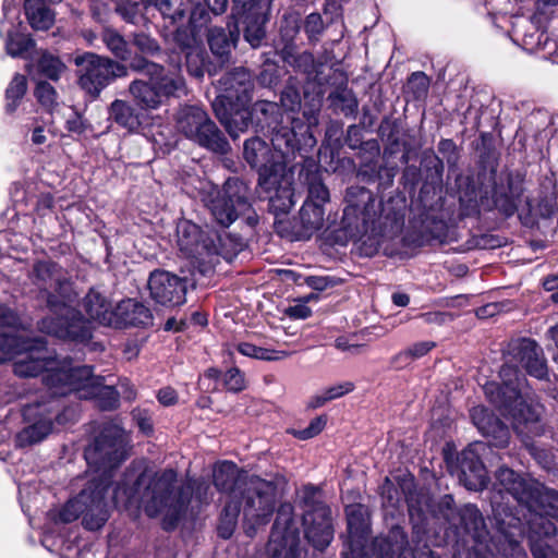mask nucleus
Here are the masks:
<instances>
[{
	"mask_svg": "<svg viewBox=\"0 0 558 558\" xmlns=\"http://www.w3.org/2000/svg\"><path fill=\"white\" fill-rule=\"evenodd\" d=\"M50 367L54 369L53 378L58 381L57 384H83L88 380H90L89 384H101L104 380L94 375L92 366L75 364L70 357L57 359Z\"/></svg>",
	"mask_w": 558,
	"mask_h": 558,
	"instance_id": "obj_25",
	"label": "nucleus"
},
{
	"mask_svg": "<svg viewBox=\"0 0 558 558\" xmlns=\"http://www.w3.org/2000/svg\"><path fill=\"white\" fill-rule=\"evenodd\" d=\"M28 341L34 348L15 354L17 359L13 364V373L20 378H33L46 371L53 377L54 369L50 366L57 362V357L50 353L46 341L43 338H29Z\"/></svg>",
	"mask_w": 558,
	"mask_h": 558,
	"instance_id": "obj_17",
	"label": "nucleus"
},
{
	"mask_svg": "<svg viewBox=\"0 0 558 558\" xmlns=\"http://www.w3.org/2000/svg\"><path fill=\"white\" fill-rule=\"evenodd\" d=\"M484 391L501 414L511 418L514 432L522 437V441L535 460L544 469H550L554 464L551 453L530 441L532 437L544 433L541 422L543 407L524 398L517 386H484Z\"/></svg>",
	"mask_w": 558,
	"mask_h": 558,
	"instance_id": "obj_2",
	"label": "nucleus"
},
{
	"mask_svg": "<svg viewBox=\"0 0 558 558\" xmlns=\"http://www.w3.org/2000/svg\"><path fill=\"white\" fill-rule=\"evenodd\" d=\"M36 72L49 80L58 81L65 71V64L56 56L43 52L35 63Z\"/></svg>",
	"mask_w": 558,
	"mask_h": 558,
	"instance_id": "obj_44",
	"label": "nucleus"
},
{
	"mask_svg": "<svg viewBox=\"0 0 558 558\" xmlns=\"http://www.w3.org/2000/svg\"><path fill=\"white\" fill-rule=\"evenodd\" d=\"M24 10L29 25L35 31H47L54 22V13L45 1L25 0Z\"/></svg>",
	"mask_w": 558,
	"mask_h": 558,
	"instance_id": "obj_36",
	"label": "nucleus"
},
{
	"mask_svg": "<svg viewBox=\"0 0 558 558\" xmlns=\"http://www.w3.org/2000/svg\"><path fill=\"white\" fill-rule=\"evenodd\" d=\"M175 128L187 140L214 153L227 154L230 145L203 107L183 105L175 113Z\"/></svg>",
	"mask_w": 558,
	"mask_h": 558,
	"instance_id": "obj_7",
	"label": "nucleus"
},
{
	"mask_svg": "<svg viewBox=\"0 0 558 558\" xmlns=\"http://www.w3.org/2000/svg\"><path fill=\"white\" fill-rule=\"evenodd\" d=\"M271 144L279 156H283L294 150L296 147V135L293 129L279 123L277 128H268Z\"/></svg>",
	"mask_w": 558,
	"mask_h": 558,
	"instance_id": "obj_41",
	"label": "nucleus"
},
{
	"mask_svg": "<svg viewBox=\"0 0 558 558\" xmlns=\"http://www.w3.org/2000/svg\"><path fill=\"white\" fill-rule=\"evenodd\" d=\"M328 101L335 112L345 117H354L357 112L359 101L354 93L347 86H339L328 95Z\"/></svg>",
	"mask_w": 558,
	"mask_h": 558,
	"instance_id": "obj_40",
	"label": "nucleus"
},
{
	"mask_svg": "<svg viewBox=\"0 0 558 558\" xmlns=\"http://www.w3.org/2000/svg\"><path fill=\"white\" fill-rule=\"evenodd\" d=\"M460 529L474 542H483L486 534L484 518L474 505H465L459 510Z\"/></svg>",
	"mask_w": 558,
	"mask_h": 558,
	"instance_id": "obj_31",
	"label": "nucleus"
},
{
	"mask_svg": "<svg viewBox=\"0 0 558 558\" xmlns=\"http://www.w3.org/2000/svg\"><path fill=\"white\" fill-rule=\"evenodd\" d=\"M27 90V80L16 73L5 90V111L13 113Z\"/></svg>",
	"mask_w": 558,
	"mask_h": 558,
	"instance_id": "obj_46",
	"label": "nucleus"
},
{
	"mask_svg": "<svg viewBox=\"0 0 558 558\" xmlns=\"http://www.w3.org/2000/svg\"><path fill=\"white\" fill-rule=\"evenodd\" d=\"M69 302L60 301L54 307H50L60 315L47 317L41 320L40 329L60 339L76 342H86L92 338L89 324L71 306Z\"/></svg>",
	"mask_w": 558,
	"mask_h": 558,
	"instance_id": "obj_13",
	"label": "nucleus"
},
{
	"mask_svg": "<svg viewBox=\"0 0 558 558\" xmlns=\"http://www.w3.org/2000/svg\"><path fill=\"white\" fill-rule=\"evenodd\" d=\"M109 119L130 132L136 131L141 125L140 114L129 102L116 99L109 107Z\"/></svg>",
	"mask_w": 558,
	"mask_h": 558,
	"instance_id": "obj_35",
	"label": "nucleus"
},
{
	"mask_svg": "<svg viewBox=\"0 0 558 558\" xmlns=\"http://www.w3.org/2000/svg\"><path fill=\"white\" fill-rule=\"evenodd\" d=\"M351 391L350 388L345 386H332L327 389L323 395H317L311 399L308 402V407L312 409H316L323 407L326 402L331 401L333 399L340 398Z\"/></svg>",
	"mask_w": 558,
	"mask_h": 558,
	"instance_id": "obj_59",
	"label": "nucleus"
},
{
	"mask_svg": "<svg viewBox=\"0 0 558 558\" xmlns=\"http://www.w3.org/2000/svg\"><path fill=\"white\" fill-rule=\"evenodd\" d=\"M484 450V444L475 442L460 453L458 477L470 490H482L488 484L487 471L481 460V452Z\"/></svg>",
	"mask_w": 558,
	"mask_h": 558,
	"instance_id": "obj_18",
	"label": "nucleus"
},
{
	"mask_svg": "<svg viewBox=\"0 0 558 558\" xmlns=\"http://www.w3.org/2000/svg\"><path fill=\"white\" fill-rule=\"evenodd\" d=\"M268 20L269 17L239 21L243 25L244 39L252 48H258L262 46V43L266 37V24Z\"/></svg>",
	"mask_w": 558,
	"mask_h": 558,
	"instance_id": "obj_45",
	"label": "nucleus"
},
{
	"mask_svg": "<svg viewBox=\"0 0 558 558\" xmlns=\"http://www.w3.org/2000/svg\"><path fill=\"white\" fill-rule=\"evenodd\" d=\"M132 68L153 81L163 99L178 98L187 94L186 82L181 73L180 65L165 68L158 63L142 59L135 60L132 63Z\"/></svg>",
	"mask_w": 558,
	"mask_h": 558,
	"instance_id": "obj_15",
	"label": "nucleus"
},
{
	"mask_svg": "<svg viewBox=\"0 0 558 558\" xmlns=\"http://www.w3.org/2000/svg\"><path fill=\"white\" fill-rule=\"evenodd\" d=\"M281 106L288 111H294L301 105V95L299 88L293 82L290 80L284 86L281 97H280Z\"/></svg>",
	"mask_w": 558,
	"mask_h": 558,
	"instance_id": "obj_58",
	"label": "nucleus"
},
{
	"mask_svg": "<svg viewBox=\"0 0 558 558\" xmlns=\"http://www.w3.org/2000/svg\"><path fill=\"white\" fill-rule=\"evenodd\" d=\"M51 410L46 408V400L37 399L23 408L25 425L15 436V445L20 448L31 447L52 433Z\"/></svg>",
	"mask_w": 558,
	"mask_h": 558,
	"instance_id": "obj_14",
	"label": "nucleus"
},
{
	"mask_svg": "<svg viewBox=\"0 0 558 558\" xmlns=\"http://www.w3.org/2000/svg\"><path fill=\"white\" fill-rule=\"evenodd\" d=\"M243 156L252 168L258 170V185L268 194L275 193L269 196L272 207L289 211L294 205L291 175L281 156L271 153L267 143L258 137L245 141Z\"/></svg>",
	"mask_w": 558,
	"mask_h": 558,
	"instance_id": "obj_5",
	"label": "nucleus"
},
{
	"mask_svg": "<svg viewBox=\"0 0 558 558\" xmlns=\"http://www.w3.org/2000/svg\"><path fill=\"white\" fill-rule=\"evenodd\" d=\"M300 31V20L296 15H284L280 26V34L286 45H292V40Z\"/></svg>",
	"mask_w": 558,
	"mask_h": 558,
	"instance_id": "obj_60",
	"label": "nucleus"
},
{
	"mask_svg": "<svg viewBox=\"0 0 558 558\" xmlns=\"http://www.w3.org/2000/svg\"><path fill=\"white\" fill-rule=\"evenodd\" d=\"M218 96L213 102L216 117L233 138L248 126L245 107L253 98L254 82L250 72L240 66L226 72L217 82Z\"/></svg>",
	"mask_w": 558,
	"mask_h": 558,
	"instance_id": "obj_4",
	"label": "nucleus"
},
{
	"mask_svg": "<svg viewBox=\"0 0 558 558\" xmlns=\"http://www.w3.org/2000/svg\"><path fill=\"white\" fill-rule=\"evenodd\" d=\"M29 338L21 336H13L8 333H0V352L4 361L9 357L15 356L21 350H31L33 347Z\"/></svg>",
	"mask_w": 558,
	"mask_h": 558,
	"instance_id": "obj_48",
	"label": "nucleus"
},
{
	"mask_svg": "<svg viewBox=\"0 0 558 558\" xmlns=\"http://www.w3.org/2000/svg\"><path fill=\"white\" fill-rule=\"evenodd\" d=\"M301 501L304 507V513L317 514L319 507H327L320 500L319 489L313 485L303 487Z\"/></svg>",
	"mask_w": 558,
	"mask_h": 558,
	"instance_id": "obj_55",
	"label": "nucleus"
},
{
	"mask_svg": "<svg viewBox=\"0 0 558 558\" xmlns=\"http://www.w3.org/2000/svg\"><path fill=\"white\" fill-rule=\"evenodd\" d=\"M509 359L500 369L501 384L520 381V371L511 365L512 361L520 362L522 367L537 380H549L548 369L543 356V350L536 341L527 338L513 340L509 344Z\"/></svg>",
	"mask_w": 558,
	"mask_h": 558,
	"instance_id": "obj_10",
	"label": "nucleus"
},
{
	"mask_svg": "<svg viewBox=\"0 0 558 558\" xmlns=\"http://www.w3.org/2000/svg\"><path fill=\"white\" fill-rule=\"evenodd\" d=\"M496 480L518 502L526 507L533 506V500L537 496L536 483L506 466L497 470Z\"/></svg>",
	"mask_w": 558,
	"mask_h": 558,
	"instance_id": "obj_22",
	"label": "nucleus"
},
{
	"mask_svg": "<svg viewBox=\"0 0 558 558\" xmlns=\"http://www.w3.org/2000/svg\"><path fill=\"white\" fill-rule=\"evenodd\" d=\"M114 326L146 327L153 324V315L144 304L132 300H123L116 306Z\"/></svg>",
	"mask_w": 558,
	"mask_h": 558,
	"instance_id": "obj_27",
	"label": "nucleus"
},
{
	"mask_svg": "<svg viewBox=\"0 0 558 558\" xmlns=\"http://www.w3.org/2000/svg\"><path fill=\"white\" fill-rule=\"evenodd\" d=\"M34 45L33 39L21 35H13L9 32L5 50L9 56L16 58L22 57L25 52L32 49Z\"/></svg>",
	"mask_w": 558,
	"mask_h": 558,
	"instance_id": "obj_53",
	"label": "nucleus"
},
{
	"mask_svg": "<svg viewBox=\"0 0 558 558\" xmlns=\"http://www.w3.org/2000/svg\"><path fill=\"white\" fill-rule=\"evenodd\" d=\"M280 57L284 63L294 70L304 73L308 81H314L319 85L325 83L323 74V63L316 61L308 51L296 53L293 45H284L280 51Z\"/></svg>",
	"mask_w": 558,
	"mask_h": 558,
	"instance_id": "obj_24",
	"label": "nucleus"
},
{
	"mask_svg": "<svg viewBox=\"0 0 558 558\" xmlns=\"http://www.w3.org/2000/svg\"><path fill=\"white\" fill-rule=\"evenodd\" d=\"M300 532L293 519V506L280 505L267 544V553L272 558H301Z\"/></svg>",
	"mask_w": 558,
	"mask_h": 558,
	"instance_id": "obj_11",
	"label": "nucleus"
},
{
	"mask_svg": "<svg viewBox=\"0 0 558 558\" xmlns=\"http://www.w3.org/2000/svg\"><path fill=\"white\" fill-rule=\"evenodd\" d=\"M257 81L265 87H272L279 82V69L276 63L266 61L257 76Z\"/></svg>",
	"mask_w": 558,
	"mask_h": 558,
	"instance_id": "obj_61",
	"label": "nucleus"
},
{
	"mask_svg": "<svg viewBox=\"0 0 558 558\" xmlns=\"http://www.w3.org/2000/svg\"><path fill=\"white\" fill-rule=\"evenodd\" d=\"M556 204L557 199L554 193L545 195L539 199L532 198L526 201L529 211L543 218H549L555 213Z\"/></svg>",
	"mask_w": 558,
	"mask_h": 558,
	"instance_id": "obj_51",
	"label": "nucleus"
},
{
	"mask_svg": "<svg viewBox=\"0 0 558 558\" xmlns=\"http://www.w3.org/2000/svg\"><path fill=\"white\" fill-rule=\"evenodd\" d=\"M330 201V194L327 186L317 175H312L308 180L307 197L304 203H311L325 207Z\"/></svg>",
	"mask_w": 558,
	"mask_h": 558,
	"instance_id": "obj_50",
	"label": "nucleus"
},
{
	"mask_svg": "<svg viewBox=\"0 0 558 558\" xmlns=\"http://www.w3.org/2000/svg\"><path fill=\"white\" fill-rule=\"evenodd\" d=\"M116 386H75V398L93 400L101 410H113L119 405Z\"/></svg>",
	"mask_w": 558,
	"mask_h": 558,
	"instance_id": "obj_30",
	"label": "nucleus"
},
{
	"mask_svg": "<svg viewBox=\"0 0 558 558\" xmlns=\"http://www.w3.org/2000/svg\"><path fill=\"white\" fill-rule=\"evenodd\" d=\"M376 546L379 549L377 558H412L408 536L399 526L392 527L387 538L377 539Z\"/></svg>",
	"mask_w": 558,
	"mask_h": 558,
	"instance_id": "obj_28",
	"label": "nucleus"
},
{
	"mask_svg": "<svg viewBox=\"0 0 558 558\" xmlns=\"http://www.w3.org/2000/svg\"><path fill=\"white\" fill-rule=\"evenodd\" d=\"M150 298L158 304L174 307L186 302L187 280L170 271L156 269L148 278Z\"/></svg>",
	"mask_w": 558,
	"mask_h": 558,
	"instance_id": "obj_16",
	"label": "nucleus"
},
{
	"mask_svg": "<svg viewBox=\"0 0 558 558\" xmlns=\"http://www.w3.org/2000/svg\"><path fill=\"white\" fill-rule=\"evenodd\" d=\"M74 64L77 66L80 87L93 99H96L116 78L128 75L124 64L94 52L76 56Z\"/></svg>",
	"mask_w": 558,
	"mask_h": 558,
	"instance_id": "obj_8",
	"label": "nucleus"
},
{
	"mask_svg": "<svg viewBox=\"0 0 558 558\" xmlns=\"http://www.w3.org/2000/svg\"><path fill=\"white\" fill-rule=\"evenodd\" d=\"M202 201L220 226L229 227L241 214L250 210V187L239 178L228 179L222 190L215 184L205 183L202 187Z\"/></svg>",
	"mask_w": 558,
	"mask_h": 558,
	"instance_id": "obj_6",
	"label": "nucleus"
},
{
	"mask_svg": "<svg viewBox=\"0 0 558 558\" xmlns=\"http://www.w3.org/2000/svg\"><path fill=\"white\" fill-rule=\"evenodd\" d=\"M84 308L88 316L102 325H114L116 308L99 292L90 290L84 298Z\"/></svg>",
	"mask_w": 558,
	"mask_h": 558,
	"instance_id": "obj_32",
	"label": "nucleus"
},
{
	"mask_svg": "<svg viewBox=\"0 0 558 558\" xmlns=\"http://www.w3.org/2000/svg\"><path fill=\"white\" fill-rule=\"evenodd\" d=\"M213 476L216 488L227 493L229 500H240V495L243 494L246 482L253 475L240 471L233 462L223 461L215 466Z\"/></svg>",
	"mask_w": 558,
	"mask_h": 558,
	"instance_id": "obj_21",
	"label": "nucleus"
},
{
	"mask_svg": "<svg viewBox=\"0 0 558 558\" xmlns=\"http://www.w3.org/2000/svg\"><path fill=\"white\" fill-rule=\"evenodd\" d=\"M429 85L428 76L423 72L412 73L409 78V88L414 93L416 97H421L426 94Z\"/></svg>",
	"mask_w": 558,
	"mask_h": 558,
	"instance_id": "obj_64",
	"label": "nucleus"
},
{
	"mask_svg": "<svg viewBox=\"0 0 558 558\" xmlns=\"http://www.w3.org/2000/svg\"><path fill=\"white\" fill-rule=\"evenodd\" d=\"M39 399L46 400V408L51 410L50 415L52 416V424L66 425L72 423L77 417V409L69 404L68 399L75 398L72 391L69 389L70 386H44Z\"/></svg>",
	"mask_w": 558,
	"mask_h": 558,
	"instance_id": "obj_19",
	"label": "nucleus"
},
{
	"mask_svg": "<svg viewBox=\"0 0 558 558\" xmlns=\"http://www.w3.org/2000/svg\"><path fill=\"white\" fill-rule=\"evenodd\" d=\"M177 236L180 251L187 257L199 258L209 250L204 233L191 221L183 220L178 223Z\"/></svg>",
	"mask_w": 558,
	"mask_h": 558,
	"instance_id": "obj_26",
	"label": "nucleus"
},
{
	"mask_svg": "<svg viewBox=\"0 0 558 558\" xmlns=\"http://www.w3.org/2000/svg\"><path fill=\"white\" fill-rule=\"evenodd\" d=\"M233 15L239 21L269 17L271 0H232Z\"/></svg>",
	"mask_w": 558,
	"mask_h": 558,
	"instance_id": "obj_37",
	"label": "nucleus"
},
{
	"mask_svg": "<svg viewBox=\"0 0 558 558\" xmlns=\"http://www.w3.org/2000/svg\"><path fill=\"white\" fill-rule=\"evenodd\" d=\"M345 514L351 542H353L354 538L359 539L364 537L368 529L367 508L361 504L349 505L345 508Z\"/></svg>",
	"mask_w": 558,
	"mask_h": 558,
	"instance_id": "obj_39",
	"label": "nucleus"
},
{
	"mask_svg": "<svg viewBox=\"0 0 558 558\" xmlns=\"http://www.w3.org/2000/svg\"><path fill=\"white\" fill-rule=\"evenodd\" d=\"M342 226L352 239L361 238L367 232L365 214L355 205H349L343 210Z\"/></svg>",
	"mask_w": 558,
	"mask_h": 558,
	"instance_id": "obj_42",
	"label": "nucleus"
},
{
	"mask_svg": "<svg viewBox=\"0 0 558 558\" xmlns=\"http://www.w3.org/2000/svg\"><path fill=\"white\" fill-rule=\"evenodd\" d=\"M300 221L302 227V235L304 238L312 236L315 232L324 227L325 207L319 205L304 203L300 209Z\"/></svg>",
	"mask_w": 558,
	"mask_h": 558,
	"instance_id": "obj_38",
	"label": "nucleus"
},
{
	"mask_svg": "<svg viewBox=\"0 0 558 558\" xmlns=\"http://www.w3.org/2000/svg\"><path fill=\"white\" fill-rule=\"evenodd\" d=\"M303 524L305 537L315 548L324 550L332 541L333 527L329 507H319L317 514L304 513Z\"/></svg>",
	"mask_w": 558,
	"mask_h": 558,
	"instance_id": "obj_20",
	"label": "nucleus"
},
{
	"mask_svg": "<svg viewBox=\"0 0 558 558\" xmlns=\"http://www.w3.org/2000/svg\"><path fill=\"white\" fill-rule=\"evenodd\" d=\"M37 100L47 110H52L57 106L58 94L53 86L45 81H39L35 89Z\"/></svg>",
	"mask_w": 558,
	"mask_h": 558,
	"instance_id": "obj_56",
	"label": "nucleus"
},
{
	"mask_svg": "<svg viewBox=\"0 0 558 558\" xmlns=\"http://www.w3.org/2000/svg\"><path fill=\"white\" fill-rule=\"evenodd\" d=\"M186 69L190 75L202 78L205 70V52L199 48H191L185 53Z\"/></svg>",
	"mask_w": 558,
	"mask_h": 558,
	"instance_id": "obj_54",
	"label": "nucleus"
},
{
	"mask_svg": "<svg viewBox=\"0 0 558 558\" xmlns=\"http://www.w3.org/2000/svg\"><path fill=\"white\" fill-rule=\"evenodd\" d=\"M129 92L138 106L144 109H157L163 102L161 94L153 81L135 80L129 85Z\"/></svg>",
	"mask_w": 558,
	"mask_h": 558,
	"instance_id": "obj_33",
	"label": "nucleus"
},
{
	"mask_svg": "<svg viewBox=\"0 0 558 558\" xmlns=\"http://www.w3.org/2000/svg\"><path fill=\"white\" fill-rule=\"evenodd\" d=\"M124 432L114 425L106 426L85 449V459L100 472L97 478L88 482L81 493L70 499L59 513L60 520L71 523L82 517L83 525L95 531L108 520L106 494L111 485L112 471L125 458Z\"/></svg>",
	"mask_w": 558,
	"mask_h": 558,
	"instance_id": "obj_1",
	"label": "nucleus"
},
{
	"mask_svg": "<svg viewBox=\"0 0 558 558\" xmlns=\"http://www.w3.org/2000/svg\"><path fill=\"white\" fill-rule=\"evenodd\" d=\"M277 486L272 481L263 480L256 475L248 478L243 494L240 495V506L244 519L252 522L247 533L252 535L255 526L265 525L269 522L275 509Z\"/></svg>",
	"mask_w": 558,
	"mask_h": 558,
	"instance_id": "obj_9",
	"label": "nucleus"
},
{
	"mask_svg": "<svg viewBox=\"0 0 558 558\" xmlns=\"http://www.w3.org/2000/svg\"><path fill=\"white\" fill-rule=\"evenodd\" d=\"M241 510L240 500H228L220 518L218 533L222 538L231 537Z\"/></svg>",
	"mask_w": 558,
	"mask_h": 558,
	"instance_id": "obj_47",
	"label": "nucleus"
},
{
	"mask_svg": "<svg viewBox=\"0 0 558 558\" xmlns=\"http://www.w3.org/2000/svg\"><path fill=\"white\" fill-rule=\"evenodd\" d=\"M529 508L558 520V492L537 485V496L533 500V506Z\"/></svg>",
	"mask_w": 558,
	"mask_h": 558,
	"instance_id": "obj_43",
	"label": "nucleus"
},
{
	"mask_svg": "<svg viewBox=\"0 0 558 558\" xmlns=\"http://www.w3.org/2000/svg\"><path fill=\"white\" fill-rule=\"evenodd\" d=\"M471 418L477 429L490 438L492 446L504 448L509 444V428L486 408L482 405L472 408Z\"/></svg>",
	"mask_w": 558,
	"mask_h": 558,
	"instance_id": "obj_23",
	"label": "nucleus"
},
{
	"mask_svg": "<svg viewBox=\"0 0 558 558\" xmlns=\"http://www.w3.org/2000/svg\"><path fill=\"white\" fill-rule=\"evenodd\" d=\"M31 278L39 289L48 291L49 307L57 306L60 301L71 302L75 295L68 272L51 260L35 263Z\"/></svg>",
	"mask_w": 558,
	"mask_h": 558,
	"instance_id": "obj_12",
	"label": "nucleus"
},
{
	"mask_svg": "<svg viewBox=\"0 0 558 558\" xmlns=\"http://www.w3.org/2000/svg\"><path fill=\"white\" fill-rule=\"evenodd\" d=\"M326 422V416H317L310 423L306 428L294 430L293 435L302 440L313 438L324 429Z\"/></svg>",
	"mask_w": 558,
	"mask_h": 558,
	"instance_id": "obj_62",
	"label": "nucleus"
},
{
	"mask_svg": "<svg viewBox=\"0 0 558 558\" xmlns=\"http://www.w3.org/2000/svg\"><path fill=\"white\" fill-rule=\"evenodd\" d=\"M133 43L145 54L154 56L160 50L158 43L146 34H136Z\"/></svg>",
	"mask_w": 558,
	"mask_h": 558,
	"instance_id": "obj_63",
	"label": "nucleus"
},
{
	"mask_svg": "<svg viewBox=\"0 0 558 558\" xmlns=\"http://www.w3.org/2000/svg\"><path fill=\"white\" fill-rule=\"evenodd\" d=\"M435 347V343L432 341H422L414 343L405 351L399 353L395 357V363L397 365L407 364L415 359L422 357L425 354H427L433 348Z\"/></svg>",
	"mask_w": 558,
	"mask_h": 558,
	"instance_id": "obj_52",
	"label": "nucleus"
},
{
	"mask_svg": "<svg viewBox=\"0 0 558 558\" xmlns=\"http://www.w3.org/2000/svg\"><path fill=\"white\" fill-rule=\"evenodd\" d=\"M238 351L244 356H250L258 360L272 361L279 359L277 352L265 348L256 347L248 342L239 343Z\"/></svg>",
	"mask_w": 558,
	"mask_h": 558,
	"instance_id": "obj_57",
	"label": "nucleus"
},
{
	"mask_svg": "<svg viewBox=\"0 0 558 558\" xmlns=\"http://www.w3.org/2000/svg\"><path fill=\"white\" fill-rule=\"evenodd\" d=\"M102 41L107 48L119 59L126 60L130 56L128 43L114 29L107 28L102 33Z\"/></svg>",
	"mask_w": 558,
	"mask_h": 558,
	"instance_id": "obj_49",
	"label": "nucleus"
},
{
	"mask_svg": "<svg viewBox=\"0 0 558 558\" xmlns=\"http://www.w3.org/2000/svg\"><path fill=\"white\" fill-rule=\"evenodd\" d=\"M137 484L145 486L141 495L145 513L150 518L161 517L163 529L173 530L191 501L192 485L179 484L173 469H165L153 475L143 473Z\"/></svg>",
	"mask_w": 558,
	"mask_h": 558,
	"instance_id": "obj_3",
	"label": "nucleus"
},
{
	"mask_svg": "<svg viewBox=\"0 0 558 558\" xmlns=\"http://www.w3.org/2000/svg\"><path fill=\"white\" fill-rule=\"evenodd\" d=\"M248 122L255 119L260 130H268V128H277L279 123H283V116L277 102L268 100L256 101L253 110L247 113Z\"/></svg>",
	"mask_w": 558,
	"mask_h": 558,
	"instance_id": "obj_34",
	"label": "nucleus"
},
{
	"mask_svg": "<svg viewBox=\"0 0 558 558\" xmlns=\"http://www.w3.org/2000/svg\"><path fill=\"white\" fill-rule=\"evenodd\" d=\"M239 29L235 24L232 28L228 25V29L220 26L210 27L207 33V41L211 52L222 60H227L231 53V49L239 40Z\"/></svg>",
	"mask_w": 558,
	"mask_h": 558,
	"instance_id": "obj_29",
	"label": "nucleus"
}]
</instances>
